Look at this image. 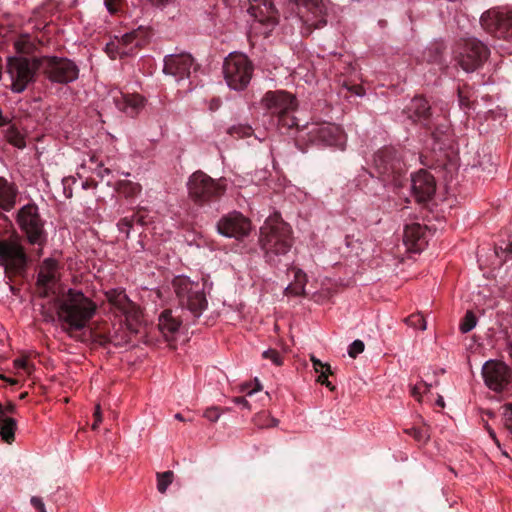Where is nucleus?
Instances as JSON below:
<instances>
[{
    "label": "nucleus",
    "instance_id": "nucleus-1",
    "mask_svg": "<svg viewBox=\"0 0 512 512\" xmlns=\"http://www.w3.org/2000/svg\"><path fill=\"white\" fill-rule=\"evenodd\" d=\"M15 220L21 235L16 234L14 238L0 241V260L3 261L9 278H11L10 274L24 271L28 264L29 257L20 237L34 247L33 252L37 259L43 255V249L48 242L46 221L35 203L22 206L17 211Z\"/></svg>",
    "mask_w": 512,
    "mask_h": 512
},
{
    "label": "nucleus",
    "instance_id": "nucleus-2",
    "mask_svg": "<svg viewBox=\"0 0 512 512\" xmlns=\"http://www.w3.org/2000/svg\"><path fill=\"white\" fill-rule=\"evenodd\" d=\"M262 104L266 110L265 116L270 118V125L281 133H286L292 128H300L294 112L298 107L296 98L283 90L268 91L262 98ZM307 129L308 140L321 146H334L343 149L345 135L341 128L333 123H312L303 126Z\"/></svg>",
    "mask_w": 512,
    "mask_h": 512
},
{
    "label": "nucleus",
    "instance_id": "nucleus-3",
    "mask_svg": "<svg viewBox=\"0 0 512 512\" xmlns=\"http://www.w3.org/2000/svg\"><path fill=\"white\" fill-rule=\"evenodd\" d=\"M259 244L265 261L271 266H278L293 246L290 225L279 214L269 216L260 228Z\"/></svg>",
    "mask_w": 512,
    "mask_h": 512
},
{
    "label": "nucleus",
    "instance_id": "nucleus-4",
    "mask_svg": "<svg viewBox=\"0 0 512 512\" xmlns=\"http://www.w3.org/2000/svg\"><path fill=\"white\" fill-rule=\"evenodd\" d=\"M407 152L401 147L384 146L373 154L371 175L384 186L398 189L408 181Z\"/></svg>",
    "mask_w": 512,
    "mask_h": 512
},
{
    "label": "nucleus",
    "instance_id": "nucleus-5",
    "mask_svg": "<svg viewBox=\"0 0 512 512\" xmlns=\"http://www.w3.org/2000/svg\"><path fill=\"white\" fill-rule=\"evenodd\" d=\"M96 310V304L81 291L69 289L66 299L59 303L58 316L64 331L75 337L74 333L86 327Z\"/></svg>",
    "mask_w": 512,
    "mask_h": 512
},
{
    "label": "nucleus",
    "instance_id": "nucleus-6",
    "mask_svg": "<svg viewBox=\"0 0 512 512\" xmlns=\"http://www.w3.org/2000/svg\"><path fill=\"white\" fill-rule=\"evenodd\" d=\"M172 286L180 306L187 309L195 318H199L207 309L208 301L203 284L186 276H177L173 279Z\"/></svg>",
    "mask_w": 512,
    "mask_h": 512
},
{
    "label": "nucleus",
    "instance_id": "nucleus-7",
    "mask_svg": "<svg viewBox=\"0 0 512 512\" xmlns=\"http://www.w3.org/2000/svg\"><path fill=\"white\" fill-rule=\"evenodd\" d=\"M191 198L198 205H208L219 201L226 191V185L221 180H214L202 171L192 174L188 182Z\"/></svg>",
    "mask_w": 512,
    "mask_h": 512
},
{
    "label": "nucleus",
    "instance_id": "nucleus-8",
    "mask_svg": "<svg viewBox=\"0 0 512 512\" xmlns=\"http://www.w3.org/2000/svg\"><path fill=\"white\" fill-rule=\"evenodd\" d=\"M37 68L51 82L69 84L79 77V67L68 58L57 56H44L37 59Z\"/></svg>",
    "mask_w": 512,
    "mask_h": 512
},
{
    "label": "nucleus",
    "instance_id": "nucleus-9",
    "mask_svg": "<svg viewBox=\"0 0 512 512\" xmlns=\"http://www.w3.org/2000/svg\"><path fill=\"white\" fill-rule=\"evenodd\" d=\"M403 113L414 123L421 124L435 139H438V133H443L444 129H447V125L442 123L445 119L436 115L428 101L422 96L411 99Z\"/></svg>",
    "mask_w": 512,
    "mask_h": 512
},
{
    "label": "nucleus",
    "instance_id": "nucleus-10",
    "mask_svg": "<svg viewBox=\"0 0 512 512\" xmlns=\"http://www.w3.org/2000/svg\"><path fill=\"white\" fill-rule=\"evenodd\" d=\"M287 9L301 20L303 33L310 34L314 29L327 24L326 8L322 0H289Z\"/></svg>",
    "mask_w": 512,
    "mask_h": 512
},
{
    "label": "nucleus",
    "instance_id": "nucleus-11",
    "mask_svg": "<svg viewBox=\"0 0 512 512\" xmlns=\"http://www.w3.org/2000/svg\"><path fill=\"white\" fill-rule=\"evenodd\" d=\"M454 59L466 72L480 68L488 59L490 50L476 38H469L458 42L453 50Z\"/></svg>",
    "mask_w": 512,
    "mask_h": 512
},
{
    "label": "nucleus",
    "instance_id": "nucleus-12",
    "mask_svg": "<svg viewBox=\"0 0 512 512\" xmlns=\"http://www.w3.org/2000/svg\"><path fill=\"white\" fill-rule=\"evenodd\" d=\"M152 36L153 29L141 25L122 37H116L115 40L107 43L105 51L112 59H115L117 56H130L146 45Z\"/></svg>",
    "mask_w": 512,
    "mask_h": 512
},
{
    "label": "nucleus",
    "instance_id": "nucleus-13",
    "mask_svg": "<svg viewBox=\"0 0 512 512\" xmlns=\"http://www.w3.org/2000/svg\"><path fill=\"white\" fill-rule=\"evenodd\" d=\"M485 385L496 393L512 396V369L499 360H488L482 367Z\"/></svg>",
    "mask_w": 512,
    "mask_h": 512
},
{
    "label": "nucleus",
    "instance_id": "nucleus-14",
    "mask_svg": "<svg viewBox=\"0 0 512 512\" xmlns=\"http://www.w3.org/2000/svg\"><path fill=\"white\" fill-rule=\"evenodd\" d=\"M223 73L229 87L242 90L251 80L253 65L247 56L231 54L225 59Z\"/></svg>",
    "mask_w": 512,
    "mask_h": 512
},
{
    "label": "nucleus",
    "instance_id": "nucleus-15",
    "mask_svg": "<svg viewBox=\"0 0 512 512\" xmlns=\"http://www.w3.org/2000/svg\"><path fill=\"white\" fill-rule=\"evenodd\" d=\"M480 22L484 30L494 37L512 40V8L488 10Z\"/></svg>",
    "mask_w": 512,
    "mask_h": 512
},
{
    "label": "nucleus",
    "instance_id": "nucleus-16",
    "mask_svg": "<svg viewBox=\"0 0 512 512\" xmlns=\"http://www.w3.org/2000/svg\"><path fill=\"white\" fill-rule=\"evenodd\" d=\"M109 304L127 320L128 329L132 333H138V324L141 312L139 308L128 298L123 290L112 289L105 293Z\"/></svg>",
    "mask_w": 512,
    "mask_h": 512
},
{
    "label": "nucleus",
    "instance_id": "nucleus-17",
    "mask_svg": "<svg viewBox=\"0 0 512 512\" xmlns=\"http://www.w3.org/2000/svg\"><path fill=\"white\" fill-rule=\"evenodd\" d=\"M37 68V60L31 63L26 58L11 59L8 63V73L10 74L13 92H23L27 85L33 81L35 70Z\"/></svg>",
    "mask_w": 512,
    "mask_h": 512
},
{
    "label": "nucleus",
    "instance_id": "nucleus-18",
    "mask_svg": "<svg viewBox=\"0 0 512 512\" xmlns=\"http://www.w3.org/2000/svg\"><path fill=\"white\" fill-rule=\"evenodd\" d=\"M251 230V222L239 212H231L222 216L217 222V231L225 236L243 239Z\"/></svg>",
    "mask_w": 512,
    "mask_h": 512
},
{
    "label": "nucleus",
    "instance_id": "nucleus-19",
    "mask_svg": "<svg viewBox=\"0 0 512 512\" xmlns=\"http://www.w3.org/2000/svg\"><path fill=\"white\" fill-rule=\"evenodd\" d=\"M58 262L53 258H46L39 269L36 281L38 295L42 298L56 296V284L59 280L57 273Z\"/></svg>",
    "mask_w": 512,
    "mask_h": 512
},
{
    "label": "nucleus",
    "instance_id": "nucleus-20",
    "mask_svg": "<svg viewBox=\"0 0 512 512\" xmlns=\"http://www.w3.org/2000/svg\"><path fill=\"white\" fill-rule=\"evenodd\" d=\"M192 68L196 70L194 59L190 54H172L164 58L163 72L174 77L177 82L189 78Z\"/></svg>",
    "mask_w": 512,
    "mask_h": 512
},
{
    "label": "nucleus",
    "instance_id": "nucleus-21",
    "mask_svg": "<svg viewBox=\"0 0 512 512\" xmlns=\"http://www.w3.org/2000/svg\"><path fill=\"white\" fill-rule=\"evenodd\" d=\"M248 13L260 24L272 30L279 23V11L272 0H248Z\"/></svg>",
    "mask_w": 512,
    "mask_h": 512
},
{
    "label": "nucleus",
    "instance_id": "nucleus-22",
    "mask_svg": "<svg viewBox=\"0 0 512 512\" xmlns=\"http://www.w3.org/2000/svg\"><path fill=\"white\" fill-rule=\"evenodd\" d=\"M411 189L419 203L430 201L436 191L434 176L426 170H419L411 176Z\"/></svg>",
    "mask_w": 512,
    "mask_h": 512
},
{
    "label": "nucleus",
    "instance_id": "nucleus-23",
    "mask_svg": "<svg viewBox=\"0 0 512 512\" xmlns=\"http://www.w3.org/2000/svg\"><path fill=\"white\" fill-rule=\"evenodd\" d=\"M113 102L118 110L127 116L136 117L145 106V98L139 94H123L113 96Z\"/></svg>",
    "mask_w": 512,
    "mask_h": 512
},
{
    "label": "nucleus",
    "instance_id": "nucleus-24",
    "mask_svg": "<svg viewBox=\"0 0 512 512\" xmlns=\"http://www.w3.org/2000/svg\"><path fill=\"white\" fill-rule=\"evenodd\" d=\"M404 243L408 250L420 252L427 244L425 227L419 223L407 224L404 228Z\"/></svg>",
    "mask_w": 512,
    "mask_h": 512
},
{
    "label": "nucleus",
    "instance_id": "nucleus-25",
    "mask_svg": "<svg viewBox=\"0 0 512 512\" xmlns=\"http://www.w3.org/2000/svg\"><path fill=\"white\" fill-rule=\"evenodd\" d=\"M158 321L159 330L166 339L172 337L179 330L182 323L178 317L173 315L171 310H164Z\"/></svg>",
    "mask_w": 512,
    "mask_h": 512
},
{
    "label": "nucleus",
    "instance_id": "nucleus-26",
    "mask_svg": "<svg viewBox=\"0 0 512 512\" xmlns=\"http://www.w3.org/2000/svg\"><path fill=\"white\" fill-rule=\"evenodd\" d=\"M17 189L4 177H0V209L10 211L16 203Z\"/></svg>",
    "mask_w": 512,
    "mask_h": 512
},
{
    "label": "nucleus",
    "instance_id": "nucleus-27",
    "mask_svg": "<svg viewBox=\"0 0 512 512\" xmlns=\"http://www.w3.org/2000/svg\"><path fill=\"white\" fill-rule=\"evenodd\" d=\"M294 280L285 289L286 295L304 296L307 276L301 269L293 268Z\"/></svg>",
    "mask_w": 512,
    "mask_h": 512
},
{
    "label": "nucleus",
    "instance_id": "nucleus-28",
    "mask_svg": "<svg viewBox=\"0 0 512 512\" xmlns=\"http://www.w3.org/2000/svg\"><path fill=\"white\" fill-rule=\"evenodd\" d=\"M446 46L443 42L437 41L432 43L424 52V58L427 62L444 66V51Z\"/></svg>",
    "mask_w": 512,
    "mask_h": 512
},
{
    "label": "nucleus",
    "instance_id": "nucleus-29",
    "mask_svg": "<svg viewBox=\"0 0 512 512\" xmlns=\"http://www.w3.org/2000/svg\"><path fill=\"white\" fill-rule=\"evenodd\" d=\"M16 428L15 419L0 415V436L4 442L11 444L14 441Z\"/></svg>",
    "mask_w": 512,
    "mask_h": 512
},
{
    "label": "nucleus",
    "instance_id": "nucleus-30",
    "mask_svg": "<svg viewBox=\"0 0 512 512\" xmlns=\"http://www.w3.org/2000/svg\"><path fill=\"white\" fill-rule=\"evenodd\" d=\"M4 137L9 144L18 149H24L26 147L25 136L19 131V129L15 125H10L4 131Z\"/></svg>",
    "mask_w": 512,
    "mask_h": 512
},
{
    "label": "nucleus",
    "instance_id": "nucleus-31",
    "mask_svg": "<svg viewBox=\"0 0 512 512\" xmlns=\"http://www.w3.org/2000/svg\"><path fill=\"white\" fill-rule=\"evenodd\" d=\"M116 190L126 198H132L141 192V185L129 180H120L116 184Z\"/></svg>",
    "mask_w": 512,
    "mask_h": 512
},
{
    "label": "nucleus",
    "instance_id": "nucleus-32",
    "mask_svg": "<svg viewBox=\"0 0 512 512\" xmlns=\"http://www.w3.org/2000/svg\"><path fill=\"white\" fill-rule=\"evenodd\" d=\"M173 481V472L172 471H166L163 473L157 474V489L160 493H165L168 486Z\"/></svg>",
    "mask_w": 512,
    "mask_h": 512
},
{
    "label": "nucleus",
    "instance_id": "nucleus-33",
    "mask_svg": "<svg viewBox=\"0 0 512 512\" xmlns=\"http://www.w3.org/2000/svg\"><path fill=\"white\" fill-rule=\"evenodd\" d=\"M477 323V318L472 311H467L460 323V330L462 333L471 331Z\"/></svg>",
    "mask_w": 512,
    "mask_h": 512
},
{
    "label": "nucleus",
    "instance_id": "nucleus-34",
    "mask_svg": "<svg viewBox=\"0 0 512 512\" xmlns=\"http://www.w3.org/2000/svg\"><path fill=\"white\" fill-rule=\"evenodd\" d=\"M405 322L407 325L415 329H426V320L421 313H414L409 315L407 318H405Z\"/></svg>",
    "mask_w": 512,
    "mask_h": 512
},
{
    "label": "nucleus",
    "instance_id": "nucleus-35",
    "mask_svg": "<svg viewBox=\"0 0 512 512\" xmlns=\"http://www.w3.org/2000/svg\"><path fill=\"white\" fill-rule=\"evenodd\" d=\"M228 132L233 137L245 138L253 134V129L249 125H237L230 127Z\"/></svg>",
    "mask_w": 512,
    "mask_h": 512
},
{
    "label": "nucleus",
    "instance_id": "nucleus-36",
    "mask_svg": "<svg viewBox=\"0 0 512 512\" xmlns=\"http://www.w3.org/2000/svg\"><path fill=\"white\" fill-rule=\"evenodd\" d=\"M406 432L418 442H425L429 438L428 429L425 427H412Z\"/></svg>",
    "mask_w": 512,
    "mask_h": 512
},
{
    "label": "nucleus",
    "instance_id": "nucleus-37",
    "mask_svg": "<svg viewBox=\"0 0 512 512\" xmlns=\"http://www.w3.org/2000/svg\"><path fill=\"white\" fill-rule=\"evenodd\" d=\"M262 357L265 359H269L272 361L276 366H280L283 363V358L281 357L280 353L275 349H268L262 353Z\"/></svg>",
    "mask_w": 512,
    "mask_h": 512
},
{
    "label": "nucleus",
    "instance_id": "nucleus-38",
    "mask_svg": "<svg viewBox=\"0 0 512 512\" xmlns=\"http://www.w3.org/2000/svg\"><path fill=\"white\" fill-rule=\"evenodd\" d=\"M365 345L361 340L353 341L348 349V354L351 358H356L360 353L364 351Z\"/></svg>",
    "mask_w": 512,
    "mask_h": 512
},
{
    "label": "nucleus",
    "instance_id": "nucleus-39",
    "mask_svg": "<svg viewBox=\"0 0 512 512\" xmlns=\"http://www.w3.org/2000/svg\"><path fill=\"white\" fill-rule=\"evenodd\" d=\"M104 4L111 14H118L123 9V0H104Z\"/></svg>",
    "mask_w": 512,
    "mask_h": 512
},
{
    "label": "nucleus",
    "instance_id": "nucleus-40",
    "mask_svg": "<svg viewBox=\"0 0 512 512\" xmlns=\"http://www.w3.org/2000/svg\"><path fill=\"white\" fill-rule=\"evenodd\" d=\"M278 423V420L271 418L268 415H261L256 418V424L260 427H274Z\"/></svg>",
    "mask_w": 512,
    "mask_h": 512
},
{
    "label": "nucleus",
    "instance_id": "nucleus-41",
    "mask_svg": "<svg viewBox=\"0 0 512 512\" xmlns=\"http://www.w3.org/2000/svg\"><path fill=\"white\" fill-rule=\"evenodd\" d=\"M133 224L132 218L124 217L118 222L117 226L119 231L125 233L126 237H128Z\"/></svg>",
    "mask_w": 512,
    "mask_h": 512
},
{
    "label": "nucleus",
    "instance_id": "nucleus-42",
    "mask_svg": "<svg viewBox=\"0 0 512 512\" xmlns=\"http://www.w3.org/2000/svg\"><path fill=\"white\" fill-rule=\"evenodd\" d=\"M221 415V410L219 407H209L204 412V417L207 418L211 422H216Z\"/></svg>",
    "mask_w": 512,
    "mask_h": 512
},
{
    "label": "nucleus",
    "instance_id": "nucleus-43",
    "mask_svg": "<svg viewBox=\"0 0 512 512\" xmlns=\"http://www.w3.org/2000/svg\"><path fill=\"white\" fill-rule=\"evenodd\" d=\"M14 364L17 368L24 370L28 374H30L34 368L33 364L26 358L16 359Z\"/></svg>",
    "mask_w": 512,
    "mask_h": 512
},
{
    "label": "nucleus",
    "instance_id": "nucleus-44",
    "mask_svg": "<svg viewBox=\"0 0 512 512\" xmlns=\"http://www.w3.org/2000/svg\"><path fill=\"white\" fill-rule=\"evenodd\" d=\"M132 220L134 223H137L139 225H147L148 224V219H147V215L145 214V210H139L137 211L136 213H134L132 215Z\"/></svg>",
    "mask_w": 512,
    "mask_h": 512
},
{
    "label": "nucleus",
    "instance_id": "nucleus-45",
    "mask_svg": "<svg viewBox=\"0 0 512 512\" xmlns=\"http://www.w3.org/2000/svg\"><path fill=\"white\" fill-rule=\"evenodd\" d=\"M93 339L95 342H97L98 344H100L102 346H105L110 342L109 336L106 335L105 333L94 332Z\"/></svg>",
    "mask_w": 512,
    "mask_h": 512
},
{
    "label": "nucleus",
    "instance_id": "nucleus-46",
    "mask_svg": "<svg viewBox=\"0 0 512 512\" xmlns=\"http://www.w3.org/2000/svg\"><path fill=\"white\" fill-rule=\"evenodd\" d=\"M31 505L37 510V512H46L45 505L39 497L33 496L31 498Z\"/></svg>",
    "mask_w": 512,
    "mask_h": 512
},
{
    "label": "nucleus",
    "instance_id": "nucleus-47",
    "mask_svg": "<svg viewBox=\"0 0 512 512\" xmlns=\"http://www.w3.org/2000/svg\"><path fill=\"white\" fill-rule=\"evenodd\" d=\"M331 374L330 366L326 367V370H322L321 373H319L317 381L321 383L322 385H325L328 380V375Z\"/></svg>",
    "mask_w": 512,
    "mask_h": 512
},
{
    "label": "nucleus",
    "instance_id": "nucleus-48",
    "mask_svg": "<svg viewBox=\"0 0 512 512\" xmlns=\"http://www.w3.org/2000/svg\"><path fill=\"white\" fill-rule=\"evenodd\" d=\"M331 374L330 366L326 367V370H322L321 373H319L317 381L321 383L322 385H325L328 380V375Z\"/></svg>",
    "mask_w": 512,
    "mask_h": 512
},
{
    "label": "nucleus",
    "instance_id": "nucleus-49",
    "mask_svg": "<svg viewBox=\"0 0 512 512\" xmlns=\"http://www.w3.org/2000/svg\"><path fill=\"white\" fill-rule=\"evenodd\" d=\"M311 361L313 362V367L317 373H321L322 370H326L328 364L322 363L319 359L314 356L311 357Z\"/></svg>",
    "mask_w": 512,
    "mask_h": 512
},
{
    "label": "nucleus",
    "instance_id": "nucleus-50",
    "mask_svg": "<svg viewBox=\"0 0 512 512\" xmlns=\"http://www.w3.org/2000/svg\"><path fill=\"white\" fill-rule=\"evenodd\" d=\"M458 99H459V104L461 107H465V108L470 107V101H469L468 97L465 96L461 90H458Z\"/></svg>",
    "mask_w": 512,
    "mask_h": 512
},
{
    "label": "nucleus",
    "instance_id": "nucleus-51",
    "mask_svg": "<svg viewBox=\"0 0 512 512\" xmlns=\"http://www.w3.org/2000/svg\"><path fill=\"white\" fill-rule=\"evenodd\" d=\"M16 412V405L12 402H8L4 405V416H8V414H14Z\"/></svg>",
    "mask_w": 512,
    "mask_h": 512
},
{
    "label": "nucleus",
    "instance_id": "nucleus-52",
    "mask_svg": "<svg viewBox=\"0 0 512 512\" xmlns=\"http://www.w3.org/2000/svg\"><path fill=\"white\" fill-rule=\"evenodd\" d=\"M234 402L244 408L251 409L249 402L244 397H236Z\"/></svg>",
    "mask_w": 512,
    "mask_h": 512
},
{
    "label": "nucleus",
    "instance_id": "nucleus-53",
    "mask_svg": "<svg viewBox=\"0 0 512 512\" xmlns=\"http://www.w3.org/2000/svg\"><path fill=\"white\" fill-rule=\"evenodd\" d=\"M411 393H412L413 397H415L416 399L420 400V397H421V394H422V390H421L420 385L415 384L412 387Z\"/></svg>",
    "mask_w": 512,
    "mask_h": 512
},
{
    "label": "nucleus",
    "instance_id": "nucleus-54",
    "mask_svg": "<svg viewBox=\"0 0 512 512\" xmlns=\"http://www.w3.org/2000/svg\"><path fill=\"white\" fill-rule=\"evenodd\" d=\"M504 408H505V411H506L505 415L507 417V420L512 422V403L506 404L504 406Z\"/></svg>",
    "mask_w": 512,
    "mask_h": 512
},
{
    "label": "nucleus",
    "instance_id": "nucleus-55",
    "mask_svg": "<svg viewBox=\"0 0 512 512\" xmlns=\"http://www.w3.org/2000/svg\"><path fill=\"white\" fill-rule=\"evenodd\" d=\"M248 387H249V385H246V386L243 387V391H246L247 395H252L253 393L261 390V385L259 383H257L256 386L253 389H251V390H247Z\"/></svg>",
    "mask_w": 512,
    "mask_h": 512
},
{
    "label": "nucleus",
    "instance_id": "nucleus-56",
    "mask_svg": "<svg viewBox=\"0 0 512 512\" xmlns=\"http://www.w3.org/2000/svg\"><path fill=\"white\" fill-rule=\"evenodd\" d=\"M147 1L155 6H166L170 2V0H147Z\"/></svg>",
    "mask_w": 512,
    "mask_h": 512
},
{
    "label": "nucleus",
    "instance_id": "nucleus-57",
    "mask_svg": "<svg viewBox=\"0 0 512 512\" xmlns=\"http://www.w3.org/2000/svg\"><path fill=\"white\" fill-rule=\"evenodd\" d=\"M417 384L420 385L422 393L428 392L430 390V388H431V384H428L425 381H420Z\"/></svg>",
    "mask_w": 512,
    "mask_h": 512
},
{
    "label": "nucleus",
    "instance_id": "nucleus-58",
    "mask_svg": "<svg viewBox=\"0 0 512 512\" xmlns=\"http://www.w3.org/2000/svg\"><path fill=\"white\" fill-rule=\"evenodd\" d=\"M94 418L96 420H98V422H102V414H101V409H100V406L97 405L95 407V411H94Z\"/></svg>",
    "mask_w": 512,
    "mask_h": 512
},
{
    "label": "nucleus",
    "instance_id": "nucleus-59",
    "mask_svg": "<svg viewBox=\"0 0 512 512\" xmlns=\"http://www.w3.org/2000/svg\"><path fill=\"white\" fill-rule=\"evenodd\" d=\"M486 428H487V431H488L490 437L494 440V442L497 445H499V441H498V439L496 437L495 431L491 427H489V426H487Z\"/></svg>",
    "mask_w": 512,
    "mask_h": 512
},
{
    "label": "nucleus",
    "instance_id": "nucleus-60",
    "mask_svg": "<svg viewBox=\"0 0 512 512\" xmlns=\"http://www.w3.org/2000/svg\"><path fill=\"white\" fill-rule=\"evenodd\" d=\"M0 377H1V379H2V380H4V381L8 382V383H9V384H11V385H14V384H16V383H17V381H16V380L11 379V378H8V377H6L5 375H1Z\"/></svg>",
    "mask_w": 512,
    "mask_h": 512
},
{
    "label": "nucleus",
    "instance_id": "nucleus-61",
    "mask_svg": "<svg viewBox=\"0 0 512 512\" xmlns=\"http://www.w3.org/2000/svg\"><path fill=\"white\" fill-rule=\"evenodd\" d=\"M109 173H110V169L109 168H104V169H102V170H100L98 172V176L103 178L105 175H107Z\"/></svg>",
    "mask_w": 512,
    "mask_h": 512
},
{
    "label": "nucleus",
    "instance_id": "nucleus-62",
    "mask_svg": "<svg viewBox=\"0 0 512 512\" xmlns=\"http://www.w3.org/2000/svg\"><path fill=\"white\" fill-rule=\"evenodd\" d=\"M436 404H437L439 407H442V408L444 407V405H445V404H444V399H443V397H442V396H440V395L438 396V399H437V401H436Z\"/></svg>",
    "mask_w": 512,
    "mask_h": 512
},
{
    "label": "nucleus",
    "instance_id": "nucleus-63",
    "mask_svg": "<svg viewBox=\"0 0 512 512\" xmlns=\"http://www.w3.org/2000/svg\"><path fill=\"white\" fill-rule=\"evenodd\" d=\"M503 253L507 252L509 254H512V242L509 243L505 249L502 250Z\"/></svg>",
    "mask_w": 512,
    "mask_h": 512
},
{
    "label": "nucleus",
    "instance_id": "nucleus-64",
    "mask_svg": "<svg viewBox=\"0 0 512 512\" xmlns=\"http://www.w3.org/2000/svg\"><path fill=\"white\" fill-rule=\"evenodd\" d=\"M10 291L14 294V295H18L19 292H20V289L19 288H16L15 286L13 285H10Z\"/></svg>",
    "mask_w": 512,
    "mask_h": 512
}]
</instances>
